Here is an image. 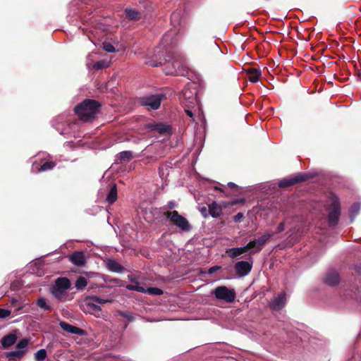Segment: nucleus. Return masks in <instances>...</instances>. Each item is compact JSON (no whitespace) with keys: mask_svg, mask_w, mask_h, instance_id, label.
I'll return each instance as SVG.
<instances>
[{"mask_svg":"<svg viewBox=\"0 0 361 361\" xmlns=\"http://www.w3.org/2000/svg\"><path fill=\"white\" fill-rule=\"evenodd\" d=\"M245 202V198L235 199L228 203V205L234 206L238 204H244Z\"/></svg>","mask_w":361,"mask_h":361,"instance_id":"nucleus-39","label":"nucleus"},{"mask_svg":"<svg viewBox=\"0 0 361 361\" xmlns=\"http://www.w3.org/2000/svg\"><path fill=\"white\" fill-rule=\"evenodd\" d=\"M164 216L170 221V223L180 228L184 231H188L190 228V225L186 218L179 214L176 211H167L164 213Z\"/></svg>","mask_w":361,"mask_h":361,"instance_id":"nucleus-4","label":"nucleus"},{"mask_svg":"<svg viewBox=\"0 0 361 361\" xmlns=\"http://www.w3.org/2000/svg\"><path fill=\"white\" fill-rule=\"evenodd\" d=\"M128 323H126V324H124L123 329H126V328H127V326H128Z\"/></svg>","mask_w":361,"mask_h":361,"instance_id":"nucleus-55","label":"nucleus"},{"mask_svg":"<svg viewBox=\"0 0 361 361\" xmlns=\"http://www.w3.org/2000/svg\"><path fill=\"white\" fill-rule=\"evenodd\" d=\"M47 357V351L45 349H40L35 354V357L37 361H43Z\"/></svg>","mask_w":361,"mask_h":361,"instance_id":"nucleus-34","label":"nucleus"},{"mask_svg":"<svg viewBox=\"0 0 361 361\" xmlns=\"http://www.w3.org/2000/svg\"><path fill=\"white\" fill-rule=\"evenodd\" d=\"M29 343V339L23 338L17 344L16 348L19 350H25Z\"/></svg>","mask_w":361,"mask_h":361,"instance_id":"nucleus-36","label":"nucleus"},{"mask_svg":"<svg viewBox=\"0 0 361 361\" xmlns=\"http://www.w3.org/2000/svg\"><path fill=\"white\" fill-rule=\"evenodd\" d=\"M252 262L240 261L235 264L234 269L238 276H245L252 270Z\"/></svg>","mask_w":361,"mask_h":361,"instance_id":"nucleus-9","label":"nucleus"},{"mask_svg":"<svg viewBox=\"0 0 361 361\" xmlns=\"http://www.w3.org/2000/svg\"><path fill=\"white\" fill-rule=\"evenodd\" d=\"M17 338V335L13 333L4 336L1 340L2 347L4 348H8L11 347L16 342Z\"/></svg>","mask_w":361,"mask_h":361,"instance_id":"nucleus-16","label":"nucleus"},{"mask_svg":"<svg viewBox=\"0 0 361 361\" xmlns=\"http://www.w3.org/2000/svg\"><path fill=\"white\" fill-rule=\"evenodd\" d=\"M101 104L99 102L86 99L75 107V112L78 118L85 122L92 121L99 112Z\"/></svg>","mask_w":361,"mask_h":361,"instance_id":"nucleus-2","label":"nucleus"},{"mask_svg":"<svg viewBox=\"0 0 361 361\" xmlns=\"http://www.w3.org/2000/svg\"><path fill=\"white\" fill-rule=\"evenodd\" d=\"M185 114L190 118H192V120H194V114H193V112L190 110V109H185Z\"/></svg>","mask_w":361,"mask_h":361,"instance_id":"nucleus-48","label":"nucleus"},{"mask_svg":"<svg viewBox=\"0 0 361 361\" xmlns=\"http://www.w3.org/2000/svg\"><path fill=\"white\" fill-rule=\"evenodd\" d=\"M36 305L41 309H43L47 312H51L53 310V307L51 305L47 302V299L44 298H39L36 301Z\"/></svg>","mask_w":361,"mask_h":361,"instance_id":"nucleus-28","label":"nucleus"},{"mask_svg":"<svg viewBox=\"0 0 361 361\" xmlns=\"http://www.w3.org/2000/svg\"><path fill=\"white\" fill-rule=\"evenodd\" d=\"M213 295L218 300H222L226 302L231 303L236 298L233 289H230L225 286H217L212 292Z\"/></svg>","mask_w":361,"mask_h":361,"instance_id":"nucleus-7","label":"nucleus"},{"mask_svg":"<svg viewBox=\"0 0 361 361\" xmlns=\"http://www.w3.org/2000/svg\"><path fill=\"white\" fill-rule=\"evenodd\" d=\"M103 48L106 51L109 53L116 51V49L114 48V47L109 42H104L103 44Z\"/></svg>","mask_w":361,"mask_h":361,"instance_id":"nucleus-37","label":"nucleus"},{"mask_svg":"<svg viewBox=\"0 0 361 361\" xmlns=\"http://www.w3.org/2000/svg\"><path fill=\"white\" fill-rule=\"evenodd\" d=\"M271 237V235L269 233H264L261 237H259L258 239H255V240L257 242L258 245L260 246V247L262 249L265 243L269 241L270 238Z\"/></svg>","mask_w":361,"mask_h":361,"instance_id":"nucleus-30","label":"nucleus"},{"mask_svg":"<svg viewBox=\"0 0 361 361\" xmlns=\"http://www.w3.org/2000/svg\"><path fill=\"white\" fill-rule=\"evenodd\" d=\"M243 217V214L241 212H239L233 216V221L236 223L240 222Z\"/></svg>","mask_w":361,"mask_h":361,"instance_id":"nucleus-44","label":"nucleus"},{"mask_svg":"<svg viewBox=\"0 0 361 361\" xmlns=\"http://www.w3.org/2000/svg\"><path fill=\"white\" fill-rule=\"evenodd\" d=\"M60 327L65 331H67L70 334H77L80 336H85L86 334V331L79 327L73 326L66 322H60L59 323Z\"/></svg>","mask_w":361,"mask_h":361,"instance_id":"nucleus-10","label":"nucleus"},{"mask_svg":"<svg viewBox=\"0 0 361 361\" xmlns=\"http://www.w3.org/2000/svg\"><path fill=\"white\" fill-rule=\"evenodd\" d=\"M126 18L128 20L137 21L141 19L142 12L132 8H126L124 11Z\"/></svg>","mask_w":361,"mask_h":361,"instance_id":"nucleus-15","label":"nucleus"},{"mask_svg":"<svg viewBox=\"0 0 361 361\" xmlns=\"http://www.w3.org/2000/svg\"><path fill=\"white\" fill-rule=\"evenodd\" d=\"M325 283L330 286H335L340 282V276L337 271L335 270L329 271L325 277Z\"/></svg>","mask_w":361,"mask_h":361,"instance_id":"nucleus-13","label":"nucleus"},{"mask_svg":"<svg viewBox=\"0 0 361 361\" xmlns=\"http://www.w3.org/2000/svg\"><path fill=\"white\" fill-rule=\"evenodd\" d=\"M285 230V224L283 222H281L277 226L276 233H281Z\"/></svg>","mask_w":361,"mask_h":361,"instance_id":"nucleus-46","label":"nucleus"},{"mask_svg":"<svg viewBox=\"0 0 361 361\" xmlns=\"http://www.w3.org/2000/svg\"><path fill=\"white\" fill-rule=\"evenodd\" d=\"M106 268L111 272L123 273L125 270L124 267L120 264L114 259H108L106 262Z\"/></svg>","mask_w":361,"mask_h":361,"instance_id":"nucleus-14","label":"nucleus"},{"mask_svg":"<svg viewBox=\"0 0 361 361\" xmlns=\"http://www.w3.org/2000/svg\"><path fill=\"white\" fill-rule=\"evenodd\" d=\"M88 305L91 307V309L96 312H100L102 310L101 309V307L97 305H94V304H92L90 305V303L88 304Z\"/></svg>","mask_w":361,"mask_h":361,"instance_id":"nucleus-45","label":"nucleus"},{"mask_svg":"<svg viewBox=\"0 0 361 361\" xmlns=\"http://www.w3.org/2000/svg\"><path fill=\"white\" fill-rule=\"evenodd\" d=\"M118 281V279H114V280H111V281L117 282Z\"/></svg>","mask_w":361,"mask_h":361,"instance_id":"nucleus-56","label":"nucleus"},{"mask_svg":"<svg viewBox=\"0 0 361 361\" xmlns=\"http://www.w3.org/2000/svg\"><path fill=\"white\" fill-rule=\"evenodd\" d=\"M11 312L8 310L0 308V318L4 319L8 317L11 314Z\"/></svg>","mask_w":361,"mask_h":361,"instance_id":"nucleus-41","label":"nucleus"},{"mask_svg":"<svg viewBox=\"0 0 361 361\" xmlns=\"http://www.w3.org/2000/svg\"><path fill=\"white\" fill-rule=\"evenodd\" d=\"M221 269V266H213L208 269V274H212Z\"/></svg>","mask_w":361,"mask_h":361,"instance_id":"nucleus-42","label":"nucleus"},{"mask_svg":"<svg viewBox=\"0 0 361 361\" xmlns=\"http://www.w3.org/2000/svg\"><path fill=\"white\" fill-rule=\"evenodd\" d=\"M228 188H230L231 189H235L236 191L238 190V186L235 184L234 183H232V182H230L228 183Z\"/></svg>","mask_w":361,"mask_h":361,"instance_id":"nucleus-47","label":"nucleus"},{"mask_svg":"<svg viewBox=\"0 0 361 361\" xmlns=\"http://www.w3.org/2000/svg\"><path fill=\"white\" fill-rule=\"evenodd\" d=\"M314 175L309 173H299L293 176L285 178L280 180L278 183V185L281 188H284L290 186L297 185L300 183L305 182L310 178H312Z\"/></svg>","mask_w":361,"mask_h":361,"instance_id":"nucleus-5","label":"nucleus"},{"mask_svg":"<svg viewBox=\"0 0 361 361\" xmlns=\"http://www.w3.org/2000/svg\"><path fill=\"white\" fill-rule=\"evenodd\" d=\"M245 247L250 255H254L259 253L262 249L258 245L257 242L255 240H250L246 245Z\"/></svg>","mask_w":361,"mask_h":361,"instance_id":"nucleus-21","label":"nucleus"},{"mask_svg":"<svg viewBox=\"0 0 361 361\" xmlns=\"http://www.w3.org/2000/svg\"><path fill=\"white\" fill-rule=\"evenodd\" d=\"M17 302H18L17 300L12 299V300H11V305L14 306Z\"/></svg>","mask_w":361,"mask_h":361,"instance_id":"nucleus-53","label":"nucleus"},{"mask_svg":"<svg viewBox=\"0 0 361 361\" xmlns=\"http://www.w3.org/2000/svg\"><path fill=\"white\" fill-rule=\"evenodd\" d=\"M197 87L191 83L187 84L182 91L183 97L185 101V105H193L197 102Z\"/></svg>","mask_w":361,"mask_h":361,"instance_id":"nucleus-8","label":"nucleus"},{"mask_svg":"<svg viewBox=\"0 0 361 361\" xmlns=\"http://www.w3.org/2000/svg\"><path fill=\"white\" fill-rule=\"evenodd\" d=\"M248 80L252 82H256L258 81L261 71L256 68H249L246 71Z\"/></svg>","mask_w":361,"mask_h":361,"instance_id":"nucleus-22","label":"nucleus"},{"mask_svg":"<svg viewBox=\"0 0 361 361\" xmlns=\"http://www.w3.org/2000/svg\"><path fill=\"white\" fill-rule=\"evenodd\" d=\"M22 307H23L22 306L18 307L17 308H16L15 311L18 312V311L22 309Z\"/></svg>","mask_w":361,"mask_h":361,"instance_id":"nucleus-54","label":"nucleus"},{"mask_svg":"<svg viewBox=\"0 0 361 361\" xmlns=\"http://www.w3.org/2000/svg\"><path fill=\"white\" fill-rule=\"evenodd\" d=\"M69 260L75 265L81 267L86 263L84 252L82 251H76L68 256Z\"/></svg>","mask_w":361,"mask_h":361,"instance_id":"nucleus-11","label":"nucleus"},{"mask_svg":"<svg viewBox=\"0 0 361 361\" xmlns=\"http://www.w3.org/2000/svg\"><path fill=\"white\" fill-rule=\"evenodd\" d=\"M245 252H247L245 246L240 247H233V248L228 249L226 250L227 255L231 258H233V259L236 258L237 257H238L240 255L245 253Z\"/></svg>","mask_w":361,"mask_h":361,"instance_id":"nucleus-20","label":"nucleus"},{"mask_svg":"<svg viewBox=\"0 0 361 361\" xmlns=\"http://www.w3.org/2000/svg\"><path fill=\"white\" fill-rule=\"evenodd\" d=\"M51 293L56 299L61 302L66 301L68 296L65 290H61L55 288H52Z\"/></svg>","mask_w":361,"mask_h":361,"instance_id":"nucleus-24","label":"nucleus"},{"mask_svg":"<svg viewBox=\"0 0 361 361\" xmlns=\"http://www.w3.org/2000/svg\"><path fill=\"white\" fill-rule=\"evenodd\" d=\"M133 152L130 151H123L117 155L118 163L123 164L130 161L133 159Z\"/></svg>","mask_w":361,"mask_h":361,"instance_id":"nucleus-26","label":"nucleus"},{"mask_svg":"<svg viewBox=\"0 0 361 361\" xmlns=\"http://www.w3.org/2000/svg\"><path fill=\"white\" fill-rule=\"evenodd\" d=\"M131 282L135 284H128L126 286L128 290H135L139 293H146V288L139 285V283L133 278L130 279Z\"/></svg>","mask_w":361,"mask_h":361,"instance_id":"nucleus-27","label":"nucleus"},{"mask_svg":"<svg viewBox=\"0 0 361 361\" xmlns=\"http://www.w3.org/2000/svg\"><path fill=\"white\" fill-rule=\"evenodd\" d=\"M71 286V281L68 278L60 277L55 281V286L54 288L66 290Z\"/></svg>","mask_w":361,"mask_h":361,"instance_id":"nucleus-17","label":"nucleus"},{"mask_svg":"<svg viewBox=\"0 0 361 361\" xmlns=\"http://www.w3.org/2000/svg\"><path fill=\"white\" fill-rule=\"evenodd\" d=\"M360 209V205L357 202L354 203L350 207V216L352 219L359 213Z\"/></svg>","mask_w":361,"mask_h":361,"instance_id":"nucleus-33","label":"nucleus"},{"mask_svg":"<svg viewBox=\"0 0 361 361\" xmlns=\"http://www.w3.org/2000/svg\"><path fill=\"white\" fill-rule=\"evenodd\" d=\"M200 212H201V214H202V216L204 217H205V218L207 217L209 211L206 207L204 206V207H200Z\"/></svg>","mask_w":361,"mask_h":361,"instance_id":"nucleus-43","label":"nucleus"},{"mask_svg":"<svg viewBox=\"0 0 361 361\" xmlns=\"http://www.w3.org/2000/svg\"><path fill=\"white\" fill-rule=\"evenodd\" d=\"M341 215L340 201L337 196L332 195L331 203L328 214V225L334 227L337 225Z\"/></svg>","mask_w":361,"mask_h":361,"instance_id":"nucleus-6","label":"nucleus"},{"mask_svg":"<svg viewBox=\"0 0 361 361\" xmlns=\"http://www.w3.org/2000/svg\"><path fill=\"white\" fill-rule=\"evenodd\" d=\"M214 190H219L224 194L225 196H229L230 194L227 193L226 190L224 188H219V187H214Z\"/></svg>","mask_w":361,"mask_h":361,"instance_id":"nucleus-49","label":"nucleus"},{"mask_svg":"<svg viewBox=\"0 0 361 361\" xmlns=\"http://www.w3.org/2000/svg\"><path fill=\"white\" fill-rule=\"evenodd\" d=\"M91 300H92L94 302H96L99 304H104L108 302H110V300L102 299L98 296H92V297H91Z\"/></svg>","mask_w":361,"mask_h":361,"instance_id":"nucleus-40","label":"nucleus"},{"mask_svg":"<svg viewBox=\"0 0 361 361\" xmlns=\"http://www.w3.org/2000/svg\"><path fill=\"white\" fill-rule=\"evenodd\" d=\"M168 208L170 209H172L175 207V203L172 201L169 202L168 203Z\"/></svg>","mask_w":361,"mask_h":361,"instance_id":"nucleus-50","label":"nucleus"},{"mask_svg":"<svg viewBox=\"0 0 361 361\" xmlns=\"http://www.w3.org/2000/svg\"><path fill=\"white\" fill-rule=\"evenodd\" d=\"M166 99V94L164 92H157L145 95L139 99L141 106H145L147 110H157L163 100Z\"/></svg>","mask_w":361,"mask_h":361,"instance_id":"nucleus-3","label":"nucleus"},{"mask_svg":"<svg viewBox=\"0 0 361 361\" xmlns=\"http://www.w3.org/2000/svg\"><path fill=\"white\" fill-rule=\"evenodd\" d=\"M147 63L154 67L164 66V71L166 75H185L188 72L183 58L173 52H168L163 58L157 61L152 59Z\"/></svg>","mask_w":361,"mask_h":361,"instance_id":"nucleus-1","label":"nucleus"},{"mask_svg":"<svg viewBox=\"0 0 361 361\" xmlns=\"http://www.w3.org/2000/svg\"><path fill=\"white\" fill-rule=\"evenodd\" d=\"M106 67V63L104 61H99L94 63L93 68L94 70H102Z\"/></svg>","mask_w":361,"mask_h":361,"instance_id":"nucleus-38","label":"nucleus"},{"mask_svg":"<svg viewBox=\"0 0 361 361\" xmlns=\"http://www.w3.org/2000/svg\"><path fill=\"white\" fill-rule=\"evenodd\" d=\"M117 200V186L113 184L106 195V202L109 204H114Z\"/></svg>","mask_w":361,"mask_h":361,"instance_id":"nucleus-19","label":"nucleus"},{"mask_svg":"<svg viewBox=\"0 0 361 361\" xmlns=\"http://www.w3.org/2000/svg\"><path fill=\"white\" fill-rule=\"evenodd\" d=\"M357 78H359V80H361V70H357Z\"/></svg>","mask_w":361,"mask_h":361,"instance_id":"nucleus-52","label":"nucleus"},{"mask_svg":"<svg viewBox=\"0 0 361 361\" xmlns=\"http://www.w3.org/2000/svg\"><path fill=\"white\" fill-rule=\"evenodd\" d=\"M146 293L150 295H161L164 293L163 290L156 287H150L146 288Z\"/></svg>","mask_w":361,"mask_h":361,"instance_id":"nucleus-32","label":"nucleus"},{"mask_svg":"<svg viewBox=\"0 0 361 361\" xmlns=\"http://www.w3.org/2000/svg\"><path fill=\"white\" fill-rule=\"evenodd\" d=\"M87 284V279L84 276H79L75 281V288L78 290H82Z\"/></svg>","mask_w":361,"mask_h":361,"instance_id":"nucleus-31","label":"nucleus"},{"mask_svg":"<svg viewBox=\"0 0 361 361\" xmlns=\"http://www.w3.org/2000/svg\"><path fill=\"white\" fill-rule=\"evenodd\" d=\"M286 300V293L282 292L271 302L269 305L270 308L274 310H280L284 307Z\"/></svg>","mask_w":361,"mask_h":361,"instance_id":"nucleus-12","label":"nucleus"},{"mask_svg":"<svg viewBox=\"0 0 361 361\" xmlns=\"http://www.w3.org/2000/svg\"><path fill=\"white\" fill-rule=\"evenodd\" d=\"M178 13H173L172 15H171V20H173V19L176 18L178 16Z\"/></svg>","mask_w":361,"mask_h":361,"instance_id":"nucleus-51","label":"nucleus"},{"mask_svg":"<svg viewBox=\"0 0 361 361\" xmlns=\"http://www.w3.org/2000/svg\"><path fill=\"white\" fill-rule=\"evenodd\" d=\"M26 353V350H18L6 353V357L11 360L22 358Z\"/></svg>","mask_w":361,"mask_h":361,"instance_id":"nucleus-25","label":"nucleus"},{"mask_svg":"<svg viewBox=\"0 0 361 361\" xmlns=\"http://www.w3.org/2000/svg\"><path fill=\"white\" fill-rule=\"evenodd\" d=\"M152 130L157 131L159 134L165 135L170 133L171 128L169 125L164 124L163 123H158L152 126Z\"/></svg>","mask_w":361,"mask_h":361,"instance_id":"nucleus-18","label":"nucleus"},{"mask_svg":"<svg viewBox=\"0 0 361 361\" xmlns=\"http://www.w3.org/2000/svg\"><path fill=\"white\" fill-rule=\"evenodd\" d=\"M118 314L126 319H128V321L129 322H133L134 321L135 319V317L133 315V314L128 311H118Z\"/></svg>","mask_w":361,"mask_h":361,"instance_id":"nucleus-35","label":"nucleus"},{"mask_svg":"<svg viewBox=\"0 0 361 361\" xmlns=\"http://www.w3.org/2000/svg\"><path fill=\"white\" fill-rule=\"evenodd\" d=\"M221 207L214 201L212 204H209V214L214 218L219 216L221 214Z\"/></svg>","mask_w":361,"mask_h":361,"instance_id":"nucleus-23","label":"nucleus"},{"mask_svg":"<svg viewBox=\"0 0 361 361\" xmlns=\"http://www.w3.org/2000/svg\"><path fill=\"white\" fill-rule=\"evenodd\" d=\"M56 164L55 161H48L43 163L39 167L36 169L37 172L46 171L53 169L56 166Z\"/></svg>","mask_w":361,"mask_h":361,"instance_id":"nucleus-29","label":"nucleus"}]
</instances>
